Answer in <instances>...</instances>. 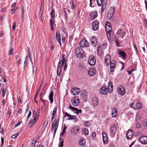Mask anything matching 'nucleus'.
Listing matches in <instances>:
<instances>
[{
  "mask_svg": "<svg viewBox=\"0 0 147 147\" xmlns=\"http://www.w3.org/2000/svg\"><path fill=\"white\" fill-rule=\"evenodd\" d=\"M117 111L115 108H113L112 109L111 116L113 117H115L117 116Z\"/></svg>",
  "mask_w": 147,
  "mask_h": 147,
  "instance_id": "22",
  "label": "nucleus"
},
{
  "mask_svg": "<svg viewBox=\"0 0 147 147\" xmlns=\"http://www.w3.org/2000/svg\"><path fill=\"white\" fill-rule=\"evenodd\" d=\"M117 131L116 127L114 124L111 126L110 129V135L111 136H113L115 134Z\"/></svg>",
  "mask_w": 147,
  "mask_h": 147,
  "instance_id": "8",
  "label": "nucleus"
},
{
  "mask_svg": "<svg viewBox=\"0 0 147 147\" xmlns=\"http://www.w3.org/2000/svg\"><path fill=\"white\" fill-rule=\"evenodd\" d=\"M79 99L77 96L74 97L72 100V103L74 106H76L78 105L79 103Z\"/></svg>",
  "mask_w": 147,
  "mask_h": 147,
  "instance_id": "6",
  "label": "nucleus"
},
{
  "mask_svg": "<svg viewBox=\"0 0 147 147\" xmlns=\"http://www.w3.org/2000/svg\"><path fill=\"white\" fill-rule=\"evenodd\" d=\"M62 13L64 14L65 16L67 15V11H65V10H63L62 11Z\"/></svg>",
  "mask_w": 147,
  "mask_h": 147,
  "instance_id": "53",
  "label": "nucleus"
},
{
  "mask_svg": "<svg viewBox=\"0 0 147 147\" xmlns=\"http://www.w3.org/2000/svg\"><path fill=\"white\" fill-rule=\"evenodd\" d=\"M119 54L122 57H124L125 56V53L123 51H120L119 53Z\"/></svg>",
  "mask_w": 147,
  "mask_h": 147,
  "instance_id": "40",
  "label": "nucleus"
},
{
  "mask_svg": "<svg viewBox=\"0 0 147 147\" xmlns=\"http://www.w3.org/2000/svg\"><path fill=\"white\" fill-rule=\"evenodd\" d=\"M56 39L58 41L59 44L61 45V36L59 33L57 34V32H56Z\"/></svg>",
  "mask_w": 147,
  "mask_h": 147,
  "instance_id": "30",
  "label": "nucleus"
},
{
  "mask_svg": "<svg viewBox=\"0 0 147 147\" xmlns=\"http://www.w3.org/2000/svg\"><path fill=\"white\" fill-rule=\"evenodd\" d=\"M87 91L84 90H82L80 94V97L83 99L84 101L85 102L88 97Z\"/></svg>",
  "mask_w": 147,
  "mask_h": 147,
  "instance_id": "4",
  "label": "nucleus"
},
{
  "mask_svg": "<svg viewBox=\"0 0 147 147\" xmlns=\"http://www.w3.org/2000/svg\"><path fill=\"white\" fill-rule=\"evenodd\" d=\"M91 44L94 47L96 46L97 43V41L95 36H93L91 39Z\"/></svg>",
  "mask_w": 147,
  "mask_h": 147,
  "instance_id": "20",
  "label": "nucleus"
},
{
  "mask_svg": "<svg viewBox=\"0 0 147 147\" xmlns=\"http://www.w3.org/2000/svg\"><path fill=\"white\" fill-rule=\"evenodd\" d=\"M36 142V141L34 140L32 141L31 142V145H30V147H34L35 145V144Z\"/></svg>",
  "mask_w": 147,
  "mask_h": 147,
  "instance_id": "41",
  "label": "nucleus"
},
{
  "mask_svg": "<svg viewBox=\"0 0 147 147\" xmlns=\"http://www.w3.org/2000/svg\"><path fill=\"white\" fill-rule=\"evenodd\" d=\"M97 5L99 6H100L102 4L103 0H96Z\"/></svg>",
  "mask_w": 147,
  "mask_h": 147,
  "instance_id": "42",
  "label": "nucleus"
},
{
  "mask_svg": "<svg viewBox=\"0 0 147 147\" xmlns=\"http://www.w3.org/2000/svg\"><path fill=\"white\" fill-rule=\"evenodd\" d=\"M98 22L97 20H95L92 24V29L94 31H96L98 28Z\"/></svg>",
  "mask_w": 147,
  "mask_h": 147,
  "instance_id": "15",
  "label": "nucleus"
},
{
  "mask_svg": "<svg viewBox=\"0 0 147 147\" xmlns=\"http://www.w3.org/2000/svg\"><path fill=\"white\" fill-rule=\"evenodd\" d=\"M115 12V10H109L107 15V18L109 20H110L113 15Z\"/></svg>",
  "mask_w": 147,
  "mask_h": 147,
  "instance_id": "23",
  "label": "nucleus"
},
{
  "mask_svg": "<svg viewBox=\"0 0 147 147\" xmlns=\"http://www.w3.org/2000/svg\"><path fill=\"white\" fill-rule=\"evenodd\" d=\"M16 24V22L14 23L13 24V27H12V28H13V30H15V29Z\"/></svg>",
  "mask_w": 147,
  "mask_h": 147,
  "instance_id": "60",
  "label": "nucleus"
},
{
  "mask_svg": "<svg viewBox=\"0 0 147 147\" xmlns=\"http://www.w3.org/2000/svg\"><path fill=\"white\" fill-rule=\"evenodd\" d=\"M80 44L81 47H84L88 46V42L86 40L83 39L80 41Z\"/></svg>",
  "mask_w": 147,
  "mask_h": 147,
  "instance_id": "12",
  "label": "nucleus"
},
{
  "mask_svg": "<svg viewBox=\"0 0 147 147\" xmlns=\"http://www.w3.org/2000/svg\"><path fill=\"white\" fill-rule=\"evenodd\" d=\"M136 126L137 128H140L141 127V125L139 123H136Z\"/></svg>",
  "mask_w": 147,
  "mask_h": 147,
  "instance_id": "64",
  "label": "nucleus"
},
{
  "mask_svg": "<svg viewBox=\"0 0 147 147\" xmlns=\"http://www.w3.org/2000/svg\"><path fill=\"white\" fill-rule=\"evenodd\" d=\"M140 115L138 113H137L136 116V120L138 121L140 119Z\"/></svg>",
  "mask_w": 147,
  "mask_h": 147,
  "instance_id": "49",
  "label": "nucleus"
},
{
  "mask_svg": "<svg viewBox=\"0 0 147 147\" xmlns=\"http://www.w3.org/2000/svg\"><path fill=\"white\" fill-rule=\"evenodd\" d=\"M79 130V128L78 126L74 127L71 130V131L73 134H76L78 132Z\"/></svg>",
  "mask_w": 147,
  "mask_h": 147,
  "instance_id": "24",
  "label": "nucleus"
},
{
  "mask_svg": "<svg viewBox=\"0 0 147 147\" xmlns=\"http://www.w3.org/2000/svg\"><path fill=\"white\" fill-rule=\"evenodd\" d=\"M13 49L12 48L10 49L9 50V54L8 55H12L13 54Z\"/></svg>",
  "mask_w": 147,
  "mask_h": 147,
  "instance_id": "50",
  "label": "nucleus"
},
{
  "mask_svg": "<svg viewBox=\"0 0 147 147\" xmlns=\"http://www.w3.org/2000/svg\"><path fill=\"white\" fill-rule=\"evenodd\" d=\"M143 125L144 127L147 128V119L144 120L143 122Z\"/></svg>",
  "mask_w": 147,
  "mask_h": 147,
  "instance_id": "43",
  "label": "nucleus"
},
{
  "mask_svg": "<svg viewBox=\"0 0 147 147\" xmlns=\"http://www.w3.org/2000/svg\"><path fill=\"white\" fill-rule=\"evenodd\" d=\"M90 16L92 20H94L97 16V12L96 11H93L90 13Z\"/></svg>",
  "mask_w": 147,
  "mask_h": 147,
  "instance_id": "21",
  "label": "nucleus"
},
{
  "mask_svg": "<svg viewBox=\"0 0 147 147\" xmlns=\"http://www.w3.org/2000/svg\"><path fill=\"white\" fill-rule=\"evenodd\" d=\"M144 22L145 27L147 28V19H145L144 20Z\"/></svg>",
  "mask_w": 147,
  "mask_h": 147,
  "instance_id": "59",
  "label": "nucleus"
},
{
  "mask_svg": "<svg viewBox=\"0 0 147 147\" xmlns=\"http://www.w3.org/2000/svg\"><path fill=\"white\" fill-rule=\"evenodd\" d=\"M42 84V83H41V84L40 85V86L39 87V88H38L37 91H36V96H37V95L38 94L39 91H40V89H41Z\"/></svg>",
  "mask_w": 147,
  "mask_h": 147,
  "instance_id": "48",
  "label": "nucleus"
},
{
  "mask_svg": "<svg viewBox=\"0 0 147 147\" xmlns=\"http://www.w3.org/2000/svg\"><path fill=\"white\" fill-rule=\"evenodd\" d=\"M84 126L87 127H89L90 126V123L88 121H87L84 123Z\"/></svg>",
  "mask_w": 147,
  "mask_h": 147,
  "instance_id": "44",
  "label": "nucleus"
},
{
  "mask_svg": "<svg viewBox=\"0 0 147 147\" xmlns=\"http://www.w3.org/2000/svg\"><path fill=\"white\" fill-rule=\"evenodd\" d=\"M19 133H17L16 134L12 135L11 136V138L13 139H15L19 135Z\"/></svg>",
  "mask_w": 147,
  "mask_h": 147,
  "instance_id": "46",
  "label": "nucleus"
},
{
  "mask_svg": "<svg viewBox=\"0 0 147 147\" xmlns=\"http://www.w3.org/2000/svg\"><path fill=\"white\" fill-rule=\"evenodd\" d=\"M67 116L69 117V118L68 119L69 120L74 119L76 121H77V119L76 118V116L71 115L67 113L66 112L65 113V116Z\"/></svg>",
  "mask_w": 147,
  "mask_h": 147,
  "instance_id": "17",
  "label": "nucleus"
},
{
  "mask_svg": "<svg viewBox=\"0 0 147 147\" xmlns=\"http://www.w3.org/2000/svg\"><path fill=\"white\" fill-rule=\"evenodd\" d=\"M80 90L79 88H74L71 89L72 94L74 95H77L80 92Z\"/></svg>",
  "mask_w": 147,
  "mask_h": 147,
  "instance_id": "11",
  "label": "nucleus"
},
{
  "mask_svg": "<svg viewBox=\"0 0 147 147\" xmlns=\"http://www.w3.org/2000/svg\"><path fill=\"white\" fill-rule=\"evenodd\" d=\"M28 57V56H26V57L25 60L24 62V69H25L26 67L27 66V59Z\"/></svg>",
  "mask_w": 147,
  "mask_h": 147,
  "instance_id": "39",
  "label": "nucleus"
},
{
  "mask_svg": "<svg viewBox=\"0 0 147 147\" xmlns=\"http://www.w3.org/2000/svg\"><path fill=\"white\" fill-rule=\"evenodd\" d=\"M65 61V59H62V60L59 61L58 63V66H60L61 68L64 65Z\"/></svg>",
  "mask_w": 147,
  "mask_h": 147,
  "instance_id": "32",
  "label": "nucleus"
},
{
  "mask_svg": "<svg viewBox=\"0 0 147 147\" xmlns=\"http://www.w3.org/2000/svg\"><path fill=\"white\" fill-rule=\"evenodd\" d=\"M39 111L37 109L36 111L35 110H33V116L34 119H32L30 123V124H31V126H32L35 123L36 121L37 120L39 116Z\"/></svg>",
  "mask_w": 147,
  "mask_h": 147,
  "instance_id": "1",
  "label": "nucleus"
},
{
  "mask_svg": "<svg viewBox=\"0 0 147 147\" xmlns=\"http://www.w3.org/2000/svg\"><path fill=\"white\" fill-rule=\"evenodd\" d=\"M116 34L118 37L122 38L123 37L124 35L125 34V33L123 30L119 29L117 30Z\"/></svg>",
  "mask_w": 147,
  "mask_h": 147,
  "instance_id": "7",
  "label": "nucleus"
},
{
  "mask_svg": "<svg viewBox=\"0 0 147 147\" xmlns=\"http://www.w3.org/2000/svg\"><path fill=\"white\" fill-rule=\"evenodd\" d=\"M70 107L71 109L75 111V113L77 114V115L78 114V113H81L82 112V111L81 109L78 110L76 108H75L74 107H72L71 106H70Z\"/></svg>",
  "mask_w": 147,
  "mask_h": 147,
  "instance_id": "28",
  "label": "nucleus"
},
{
  "mask_svg": "<svg viewBox=\"0 0 147 147\" xmlns=\"http://www.w3.org/2000/svg\"><path fill=\"white\" fill-rule=\"evenodd\" d=\"M102 53V49L101 46L100 45H99L97 49V54L98 55H101Z\"/></svg>",
  "mask_w": 147,
  "mask_h": 147,
  "instance_id": "29",
  "label": "nucleus"
},
{
  "mask_svg": "<svg viewBox=\"0 0 147 147\" xmlns=\"http://www.w3.org/2000/svg\"><path fill=\"white\" fill-rule=\"evenodd\" d=\"M50 42L51 47V49L52 50H53L54 49V47L53 44V42L52 41H51Z\"/></svg>",
  "mask_w": 147,
  "mask_h": 147,
  "instance_id": "51",
  "label": "nucleus"
},
{
  "mask_svg": "<svg viewBox=\"0 0 147 147\" xmlns=\"http://www.w3.org/2000/svg\"><path fill=\"white\" fill-rule=\"evenodd\" d=\"M96 73V70L94 68L90 69L88 71L89 74L91 76H94Z\"/></svg>",
  "mask_w": 147,
  "mask_h": 147,
  "instance_id": "19",
  "label": "nucleus"
},
{
  "mask_svg": "<svg viewBox=\"0 0 147 147\" xmlns=\"http://www.w3.org/2000/svg\"><path fill=\"white\" fill-rule=\"evenodd\" d=\"M107 3H103L101 9H105L107 7Z\"/></svg>",
  "mask_w": 147,
  "mask_h": 147,
  "instance_id": "45",
  "label": "nucleus"
},
{
  "mask_svg": "<svg viewBox=\"0 0 147 147\" xmlns=\"http://www.w3.org/2000/svg\"><path fill=\"white\" fill-rule=\"evenodd\" d=\"M64 70H66V67H67V65L66 63L65 62V63H64Z\"/></svg>",
  "mask_w": 147,
  "mask_h": 147,
  "instance_id": "62",
  "label": "nucleus"
},
{
  "mask_svg": "<svg viewBox=\"0 0 147 147\" xmlns=\"http://www.w3.org/2000/svg\"><path fill=\"white\" fill-rule=\"evenodd\" d=\"M117 91L119 94L121 95H124L125 93V89L122 86H120L117 88Z\"/></svg>",
  "mask_w": 147,
  "mask_h": 147,
  "instance_id": "9",
  "label": "nucleus"
},
{
  "mask_svg": "<svg viewBox=\"0 0 147 147\" xmlns=\"http://www.w3.org/2000/svg\"><path fill=\"white\" fill-rule=\"evenodd\" d=\"M21 123H22V122H21V121H20V122H18V123L16 124L15 125V127H16L17 126L19 125H20V124H21Z\"/></svg>",
  "mask_w": 147,
  "mask_h": 147,
  "instance_id": "58",
  "label": "nucleus"
},
{
  "mask_svg": "<svg viewBox=\"0 0 147 147\" xmlns=\"http://www.w3.org/2000/svg\"><path fill=\"white\" fill-rule=\"evenodd\" d=\"M107 32H111L112 29L111 27H108L107 29H105Z\"/></svg>",
  "mask_w": 147,
  "mask_h": 147,
  "instance_id": "52",
  "label": "nucleus"
},
{
  "mask_svg": "<svg viewBox=\"0 0 147 147\" xmlns=\"http://www.w3.org/2000/svg\"><path fill=\"white\" fill-rule=\"evenodd\" d=\"M24 10H22V21L23 22V20H24Z\"/></svg>",
  "mask_w": 147,
  "mask_h": 147,
  "instance_id": "55",
  "label": "nucleus"
},
{
  "mask_svg": "<svg viewBox=\"0 0 147 147\" xmlns=\"http://www.w3.org/2000/svg\"><path fill=\"white\" fill-rule=\"evenodd\" d=\"M111 57L109 54H107L105 57V63L107 66L109 65V63L110 62Z\"/></svg>",
  "mask_w": 147,
  "mask_h": 147,
  "instance_id": "18",
  "label": "nucleus"
},
{
  "mask_svg": "<svg viewBox=\"0 0 147 147\" xmlns=\"http://www.w3.org/2000/svg\"><path fill=\"white\" fill-rule=\"evenodd\" d=\"M100 92L102 94H105L109 93V89L106 86L102 87L100 89Z\"/></svg>",
  "mask_w": 147,
  "mask_h": 147,
  "instance_id": "10",
  "label": "nucleus"
},
{
  "mask_svg": "<svg viewBox=\"0 0 147 147\" xmlns=\"http://www.w3.org/2000/svg\"><path fill=\"white\" fill-rule=\"evenodd\" d=\"M92 103L94 106L96 107L97 106L98 104V100L97 98L96 97L93 98L92 99Z\"/></svg>",
  "mask_w": 147,
  "mask_h": 147,
  "instance_id": "26",
  "label": "nucleus"
},
{
  "mask_svg": "<svg viewBox=\"0 0 147 147\" xmlns=\"http://www.w3.org/2000/svg\"><path fill=\"white\" fill-rule=\"evenodd\" d=\"M6 91L4 89L2 90V96L3 97L4 96Z\"/></svg>",
  "mask_w": 147,
  "mask_h": 147,
  "instance_id": "57",
  "label": "nucleus"
},
{
  "mask_svg": "<svg viewBox=\"0 0 147 147\" xmlns=\"http://www.w3.org/2000/svg\"><path fill=\"white\" fill-rule=\"evenodd\" d=\"M59 119L58 118L57 119H55L53 121L52 124H53V125L55 126V128L54 129V134L55 135L56 133L57 129L59 125Z\"/></svg>",
  "mask_w": 147,
  "mask_h": 147,
  "instance_id": "5",
  "label": "nucleus"
},
{
  "mask_svg": "<svg viewBox=\"0 0 147 147\" xmlns=\"http://www.w3.org/2000/svg\"><path fill=\"white\" fill-rule=\"evenodd\" d=\"M141 107V105L139 103H136L134 105V108L135 109H139Z\"/></svg>",
  "mask_w": 147,
  "mask_h": 147,
  "instance_id": "34",
  "label": "nucleus"
},
{
  "mask_svg": "<svg viewBox=\"0 0 147 147\" xmlns=\"http://www.w3.org/2000/svg\"><path fill=\"white\" fill-rule=\"evenodd\" d=\"M51 16L52 18H53L55 16V11L54 10H52L51 12Z\"/></svg>",
  "mask_w": 147,
  "mask_h": 147,
  "instance_id": "47",
  "label": "nucleus"
},
{
  "mask_svg": "<svg viewBox=\"0 0 147 147\" xmlns=\"http://www.w3.org/2000/svg\"><path fill=\"white\" fill-rule=\"evenodd\" d=\"M53 20L52 18H51L50 20V25L53 26L54 24V23L53 22Z\"/></svg>",
  "mask_w": 147,
  "mask_h": 147,
  "instance_id": "54",
  "label": "nucleus"
},
{
  "mask_svg": "<svg viewBox=\"0 0 147 147\" xmlns=\"http://www.w3.org/2000/svg\"><path fill=\"white\" fill-rule=\"evenodd\" d=\"M82 131L83 134L85 135H87L88 133V131L87 129L84 128L82 129Z\"/></svg>",
  "mask_w": 147,
  "mask_h": 147,
  "instance_id": "35",
  "label": "nucleus"
},
{
  "mask_svg": "<svg viewBox=\"0 0 147 147\" xmlns=\"http://www.w3.org/2000/svg\"><path fill=\"white\" fill-rule=\"evenodd\" d=\"M133 135V133L132 132V131L131 130L129 129L126 134V137L127 139H130L132 137Z\"/></svg>",
  "mask_w": 147,
  "mask_h": 147,
  "instance_id": "16",
  "label": "nucleus"
},
{
  "mask_svg": "<svg viewBox=\"0 0 147 147\" xmlns=\"http://www.w3.org/2000/svg\"><path fill=\"white\" fill-rule=\"evenodd\" d=\"M102 136L104 143L105 144H107L108 142V141L107 140L106 134L105 132H102Z\"/></svg>",
  "mask_w": 147,
  "mask_h": 147,
  "instance_id": "25",
  "label": "nucleus"
},
{
  "mask_svg": "<svg viewBox=\"0 0 147 147\" xmlns=\"http://www.w3.org/2000/svg\"><path fill=\"white\" fill-rule=\"evenodd\" d=\"M57 107H55L54 109L53 112L52 114L51 117V119L52 120L55 117V114L56 113L57 111Z\"/></svg>",
  "mask_w": 147,
  "mask_h": 147,
  "instance_id": "33",
  "label": "nucleus"
},
{
  "mask_svg": "<svg viewBox=\"0 0 147 147\" xmlns=\"http://www.w3.org/2000/svg\"><path fill=\"white\" fill-rule=\"evenodd\" d=\"M107 35L108 38L109 39L111 40V37H112L111 35H112L113 32H107Z\"/></svg>",
  "mask_w": 147,
  "mask_h": 147,
  "instance_id": "38",
  "label": "nucleus"
},
{
  "mask_svg": "<svg viewBox=\"0 0 147 147\" xmlns=\"http://www.w3.org/2000/svg\"><path fill=\"white\" fill-rule=\"evenodd\" d=\"M113 86L112 82H109L108 84V86L107 87L109 89V93H111L113 90Z\"/></svg>",
  "mask_w": 147,
  "mask_h": 147,
  "instance_id": "27",
  "label": "nucleus"
},
{
  "mask_svg": "<svg viewBox=\"0 0 147 147\" xmlns=\"http://www.w3.org/2000/svg\"><path fill=\"white\" fill-rule=\"evenodd\" d=\"M109 63H110V71L111 72H113V71L115 67V62L114 61L112 60Z\"/></svg>",
  "mask_w": 147,
  "mask_h": 147,
  "instance_id": "14",
  "label": "nucleus"
},
{
  "mask_svg": "<svg viewBox=\"0 0 147 147\" xmlns=\"http://www.w3.org/2000/svg\"><path fill=\"white\" fill-rule=\"evenodd\" d=\"M85 142V140L84 138L81 139L79 141V144L80 145H84Z\"/></svg>",
  "mask_w": 147,
  "mask_h": 147,
  "instance_id": "36",
  "label": "nucleus"
},
{
  "mask_svg": "<svg viewBox=\"0 0 147 147\" xmlns=\"http://www.w3.org/2000/svg\"><path fill=\"white\" fill-rule=\"evenodd\" d=\"M63 140H62L60 144V147H63Z\"/></svg>",
  "mask_w": 147,
  "mask_h": 147,
  "instance_id": "63",
  "label": "nucleus"
},
{
  "mask_svg": "<svg viewBox=\"0 0 147 147\" xmlns=\"http://www.w3.org/2000/svg\"><path fill=\"white\" fill-rule=\"evenodd\" d=\"M139 140L142 144H147V136H143L139 138Z\"/></svg>",
  "mask_w": 147,
  "mask_h": 147,
  "instance_id": "13",
  "label": "nucleus"
},
{
  "mask_svg": "<svg viewBox=\"0 0 147 147\" xmlns=\"http://www.w3.org/2000/svg\"><path fill=\"white\" fill-rule=\"evenodd\" d=\"M88 62L89 65H94L96 62V59L94 56L91 55L89 57L88 59Z\"/></svg>",
  "mask_w": 147,
  "mask_h": 147,
  "instance_id": "3",
  "label": "nucleus"
},
{
  "mask_svg": "<svg viewBox=\"0 0 147 147\" xmlns=\"http://www.w3.org/2000/svg\"><path fill=\"white\" fill-rule=\"evenodd\" d=\"M75 52L78 58L80 59L84 57V53L82 48L78 47L76 49Z\"/></svg>",
  "mask_w": 147,
  "mask_h": 147,
  "instance_id": "2",
  "label": "nucleus"
},
{
  "mask_svg": "<svg viewBox=\"0 0 147 147\" xmlns=\"http://www.w3.org/2000/svg\"><path fill=\"white\" fill-rule=\"evenodd\" d=\"M53 92L52 91L50 92V93L49 94V100H50V103H52L53 102Z\"/></svg>",
  "mask_w": 147,
  "mask_h": 147,
  "instance_id": "31",
  "label": "nucleus"
},
{
  "mask_svg": "<svg viewBox=\"0 0 147 147\" xmlns=\"http://www.w3.org/2000/svg\"><path fill=\"white\" fill-rule=\"evenodd\" d=\"M61 71V68L60 66H58L57 68V74L59 77L60 75V73Z\"/></svg>",
  "mask_w": 147,
  "mask_h": 147,
  "instance_id": "37",
  "label": "nucleus"
},
{
  "mask_svg": "<svg viewBox=\"0 0 147 147\" xmlns=\"http://www.w3.org/2000/svg\"><path fill=\"white\" fill-rule=\"evenodd\" d=\"M31 112L30 111L29 113L27 115V116L28 119L30 118V116L31 115Z\"/></svg>",
  "mask_w": 147,
  "mask_h": 147,
  "instance_id": "56",
  "label": "nucleus"
},
{
  "mask_svg": "<svg viewBox=\"0 0 147 147\" xmlns=\"http://www.w3.org/2000/svg\"><path fill=\"white\" fill-rule=\"evenodd\" d=\"M91 136L92 137L94 138L96 136V134L94 132L92 133L91 134Z\"/></svg>",
  "mask_w": 147,
  "mask_h": 147,
  "instance_id": "61",
  "label": "nucleus"
}]
</instances>
